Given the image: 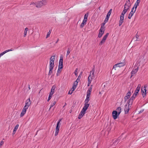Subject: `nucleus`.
Listing matches in <instances>:
<instances>
[{"label":"nucleus","instance_id":"obj_1","mask_svg":"<svg viewBox=\"0 0 148 148\" xmlns=\"http://www.w3.org/2000/svg\"><path fill=\"white\" fill-rule=\"evenodd\" d=\"M47 3V0H42V1H38L36 3H32L30 5H36L37 8H40L42 6L46 5Z\"/></svg>","mask_w":148,"mask_h":148},{"label":"nucleus","instance_id":"obj_2","mask_svg":"<svg viewBox=\"0 0 148 148\" xmlns=\"http://www.w3.org/2000/svg\"><path fill=\"white\" fill-rule=\"evenodd\" d=\"M95 66H94L93 68H92V71H90V74L88 78V86H89L91 83V81L94 77V71Z\"/></svg>","mask_w":148,"mask_h":148},{"label":"nucleus","instance_id":"obj_3","mask_svg":"<svg viewBox=\"0 0 148 148\" xmlns=\"http://www.w3.org/2000/svg\"><path fill=\"white\" fill-rule=\"evenodd\" d=\"M112 11V9H110L109 12L107 13L105 19L104 21L102 23L101 25H103V26H104L106 23L108 21L110 16L111 14Z\"/></svg>","mask_w":148,"mask_h":148},{"label":"nucleus","instance_id":"obj_4","mask_svg":"<svg viewBox=\"0 0 148 148\" xmlns=\"http://www.w3.org/2000/svg\"><path fill=\"white\" fill-rule=\"evenodd\" d=\"M137 94L134 93L130 99L128 101L127 103L129 104V106L130 105H132L133 102L134 100L135 99Z\"/></svg>","mask_w":148,"mask_h":148},{"label":"nucleus","instance_id":"obj_5","mask_svg":"<svg viewBox=\"0 0 148 148\" xmlns=\"http://www.w3.org/2000/svg\"><path fill=\"white\" fill-rule=\"evenodd\" d=\"M61 119H60L59 121L58 122L57 124V126L56 127L55 133V135L56 136L59 132L60 123V122L61 121Z\"/></svg>","mask_w":148,"mask_h":148},{"label":"nucleus","instance_id":"obj_6","mask_svg":"<svg viewBox=\"0 0 148 148\" xmlns=\"http://www.w3.org/2000/svg\"><path fill=\"white\" fill-rule=\"evenodd\" d=\"M125 62L124 61V62L115 64L114 66L113 67V69H115V70H116L115 68L116 67H121L124 66L125 65Z\"/></svg>","mask_w":148,"mask_h":148},{"label":"nucleus","instance_id":"obj_7","mask_svg":"<svg viewBox=\"0 0 148 148\" xmlns=\"http://www.w3.org/2000/svg\"><path fill=\"white\" fill-rule=\"evenodd\" d=\"M55 56H52L50 59L49 66H54Z\"/></svg>","mask_w":148,"mask_h":148},{"label":"nucleus","instance_id":"obj_8","mask_svg":"<svg viewBox=\"0 0 148 148\" xmlns=\"http://www.w3.org/2000/svg\"><path fill=\"white\" fill-rule=\"evenodd\" d=\"M63 67V59L62 56L60 57V59L59 61V66L58 68L62 69Z\"/></svg>","mask_w":148,"mask_h":148},{"label":"nucleus","instance_id":"obj_9","mask_svg":"<svg viewBox=\"0 0 148 148\" xmlns=\"http://www.w3.org/2000/svg\"><path fill=\"white\" fill-rule=\"evenodd\" d=\"M118 115V113L117 112L116 110H114L112 112V116L113 118L114 119H116L117 117L118 116H119Z\"/></svg>","mask_w":148,"mask_h":148},{"label":"nucleus","instance_id":"obj_10","mask_svg":"<svg viewBox=\"0 0 148 148\" xmlns=\"http://www.w3.org/2000/svg\"><path fill=\"white\" fill-rule=\"evenodd\" d=\"M124 15L121 14L120 17V20L119 22V26H120L121 25L122 23L123 22L124 19Z\"/></svg>","mask_w":148,"mask_h":148},{"label":"nucleus","instance_id":"obj_11","mask_svg":"<svg viewBox=\"0 0 148 148\" xmlns=\"http://www.w3.org/2000/svg\"><path fill=\"white\" fill-rule=\"evenodd\" d=\"M101 25V26L99 30V33L103 35L105 30V27L104 26H103V25Z\"/></svg>","mask_w":148,"mask_h":148},{"label":"nucleus","instance_id":"obj_12","mask_svg":"<svg viewBox=\"0 0 148 148\" xmlns=\"http://www.w3.org/2000/svg\"><path fill=\"white\" fill-rule=\"evenodd\" d=\"M138 67H137L136 68L133 69L131 72V78L132 76L134 75L138 71Z\"/></svg>","mask_w":148,"mask_h":148},{"label":"nucleus","instance_id":"obj_13","mask_svg":"<svg viewBox=\"0 0 148 148\" xmlns=\"http://www.w3.org/2000/svg\"><path fill=\"white\" fill-rule=\"evenodd\" d=\"M89 105L90 104L89 103H85L84 106L82 109V110H83V112H86Z\"/></svg>","mask_w":148,"mask_h":148},{"label":"nucleus","instance_id":"obj_14","mask_svg":"<svg viewBox=\"0 0 148 148\" xmlns=\"http://www.w3.org/2000/svg\"><path fill=\"white\" fill-rule=\"evenodd\" d=\"M129 106H129V104L128 105L127 107V104L125 105V108L124 109V111L125 114H127L128 113L130 110Z\"/></svg>","mask_w":148,"mask_h":148},{"label":"nucleus","instance_id":"obj_15","mask_svg":"<svg viewBox=\"0 0 148 148\" xmlns=\"http://www.w3.org/2000/svg\"><path fill=\"white\" fill-rule=\"evenodd\" d=\"M141 87V85L140 84H138L137 87L136 88L134 93L137 95L138 93V92L140 90Z\"/></svg>","mask_w":148,"mask_h":148},{"label":"nucleus","instance_id":"obj_16","mask_svg":"<svg viewBox=\"0 0 148 148\" xmlns=\"http://www.w3.org/2000/svg\"><path fill=\"white\" fill-rule=\"evenodd\" d=\"M124 5H125V6H127V8H129L131 6V3L130 2V0H126V3Z\"/></svg>","mask_w":148,"mask_h":148},{"label":"nucleus","instance_id":"obj_17","mask_svg":"<svg viewBox=\"0 0 148 148\" xmlns=\"http://www.w3.org/2000/svg\"><path fill=\"white\" fill-rule=\"evenodd\" d=\"M31 104V102L30 100V98L28 99L26 101L25 103V106H30V104Z\"/></svg>","mask_w":148,"mask_h":148},{"label":"nucleus","instance_id":"obj_18","mask_svg":"<svg viewBox=\"0 0 148 148\" xmlns=\"http://www.w3.org/2000/svg\"><path fill=\"white\" fill-rule=\"evenodd\" d=\"M53 67L54 66H49V71L48 74V75L49 76L51 75V74L52 73Z\"/></svg>","mask_w":148,"mask_h":148},{"label":"nucleus","instance_id":"obj_19","mask_svg":"<svg viewBox=\"0 0 148 148\" xmlns=\"http://www.w3.org/2000/svg\"><path fill=\"white\" fill-rule=\"evenodd\" d=\"M56 88V86L55 85H53L51 89V92L49 94H51L53 95V94Z\"/></svg>","mask_w":148,"mask_h":148},{"label":"nucleus","instance_id":"obj_20","mask_svg":"<svg viewBox=\"0 0 148 148\" xmlns=\"http://www.w3.org/2000/svg\"><path fill=\"white\" fill-rule=\"evenodd\" d=\"M19 126V125L18 124H17L14 127V128L13 129V133H12V135H14L16 133V130H17L18 127Z\"/></svg>","mask_w":148,"mask_h":148},{"label":"nucleus","instance_id":"obj_21","mask_svg":"<svg viewBox=\"0 0 148 148\" xmlns=\"http://www.w3.org/2000/svg\"><path fill=\"white\" fill-rule=\"evenodd\" d=\"M13 50V49H11L6 50L5 51H3V52L1 53L0 54V56L1 57V56H2L3 55L5 54V53H6L7 52H9V51H12Z\"/></svg>","mask_w":148,"mask_h":148},{"label":"nucleus","instance_id":"obj_22","mask_svg":"<svg viewBox=\"0 0 148 148\" xmlns=\"http://www.w3.org/2000/svg\"><path fill=\"white\" fill-rule=\"evenodd\" d=\"M135 12V11H134V12H132V11H131L128 15V18L129 19H130Z\"/></svg>","mask_w":148,"mask_h":148},{"label":"nucleus","instance_id":"obj_23","mask_svg":"<svg viewBox=\"0 0 148 148\" xmlns=\"http://www.w3.org/2000/svg\"><path fill=\"white\" fill-rule=\"evenodd\" d=\"M131 95V91L130 90L126 94V96L125 97L129 99Z\"/></svg>","mask_w":148,"mask_h":148},{"label":"nucleus","instance_id":"obj_24","mask_svg":"<svg viewBox=\"0 0 148 148\" xmlns=\"http://www.w3.org/2000/svg\"><path fill=\"white\" fill-rule=\"evenodd\" d=\"M116 111L118 113V115H119L121 112V108L120 107H119L116 109Z\"/></svg>","mask_w":148,"mask_h":148},{"label":"nucleus","instance_id":"obj_25","mask_svg":"<svg viewBox=\"0 0 148 148\" xmlns=\"http://www.w3.org/2000/svg\"><path fill=\"white\" fill-rule=\"evenodd\" d=\"M62 69H60V68H58V71H57V76H59L60 73H61V71H62Z\"/></svg>","mask_w":148,"mask_h":148},{"label":"nucleus","instance_id":"obj_26","mask_svg":"<svg viewBox=\"0 0 148 148\" xmlns=\"http://www.w3.org/2000/svg\"><path fill=\"white\" fill-rule=\"evenodd\" d=\"M138 32H137V33L136 34V35L135 37H134V38H133V39H134L135 38H136V40H135V41H138V38L139 37V36L138 34Z\"/></svg>","mask_w":148,"mask_h":148},{"label":"nucleus","instance_id":"obj_27","mask_svg":"<svg viewBox=\"0 0 148 148\" xmlns=\"http://www.w3.org/2000/svg\"><path fill=\"white\" fill-rule=\"evenodd\" d=\"M90 100V97L86 96V97L84 101V103H88Z\"/></svg>","mask_w":148,"mask_h":148},{"label":"nucleus","instance_id":"obj_28","mask_svg":"<svg viewBox=\"0 0 148 148\" xmlns=\"http://www.w3.org/2000/svg\"><path fill=\"white\" fill-rule=\"evenodd\" d=\"M129 8H127L126 9H124V10H123L121 14H123V15H124V14L126 13L127 10H129Z\"/></svg>","mask_w":148,"mask_h":148},{"label":"nucleus","instance_id":"obj_29","mask_svg":"<svg viewBox=\"0 0 148 148\" xmlns=\"http://www.w3.org/2000/svg\"><path fill=\"white\" fill-rule=\"evenodd\" d=\"M28 30V29L27 27H26L25 29L24 33V37H25V36H26Z\"/></svg>","mask_w":148,"mask_h":148},{"label":"nucleus","instance_id":"obj_30","mask_svg":"<svg viewBox=\"0 0 148 148\" xmlns=\"http://www.w3.org/2000/svg\"><path fill=\"white\" fill-rule=\"evenodd\" d=\"M26 111L25 110H22V111L21 114L20 116L21 117L23 116L26 113Z\"/></svg>","mask_w":148,"mask_h":148},{"label":"nucleus","instance_id":"obj_31","mask_svg":"<svg viewBox=\"0 0 148 148\" xmlns=\"http://www.w3.org/2000/svg\"><path fill=\"white\" fill-rule=\"evenodd\" d=\"M85 112H83V110H82L81 111L80 113L79 114V115L81 116H83L85 114Z\"/></svg>","mask_w":148,"mask_h":148},{"label":"nucleus","instance_id":"obj_32","mask_svg":"<svg viewBox=\"0 0 148 148\" xmlns=\"http://www.w3.org/2000/svg\"><path fill=\"white\" fill-rule=\"evenodd\" d=\"M86 24V23H85L82 22L80 25V27L81 28H82L84 27V25Z\"/></svg>","mask_w":148,"mask_h":148},{"label":"nucleus","instance_id":"obj_33","mask_svg":"<svg viewBox=\"0 0 148 148\" xmlns=\"http://www.w3.org/2000/svg\"><path fill=\"white\" fill-rule=\"evenodd\" d=\"M56 103V101H54L52 102L51 105H50V108H51L52 107H53L55 105Z\"/></svg>","mask_w":148,"mask_h":148},{"label":"nucleus","instance_id":"obj_34","mask_svg":"<svg viewBox=\"0 0 148 148\" xmlns=\"http://www.w3.org/2000/svg\"><path fill=\"white\" fill-rule=\"evenodd\" d=\"M51 30H50L49 31V32H48V33L47 34V36L46 37V38H47L48 37H49L50 36V35L51 33Z\"/></svg>","mask_w":148,"mask_h":148},{"label":"nucleus","instance_id":"obj_35","mask_svg":"<svg viewBox=\"0 0 148 148\" xmlns=\"http://www.w3.org/2000/svg\"><path fill=\"white\" fill-rule=\"evenodd\" d=\"M52 95H53L49 94V95L48 98L47 100V101H49L50 100V99H51V98L52 97Z\"/></svg>","mask_w":148,"mask_h":148},{"label":"nucleus","instance_id":"obj_36","mask_svg":"<svg viewBox=\"0 0 148 148\" xmlns=\"http://www.w3.org/2000/svg\"><path fill=\"white\" fill-rule=\"evenodd\" d=\"M70 51H71V49H70V48H68V50L67 51V53H66V56H68L69 54L70 53Z\"/></svg>","mask_w":148,"mask_h":148},{"label":"nucleus","instance_id":"obj_37","mask_svg":"<svg viewBox=\"0 0 148 148\" xmlns=\"http://www.w3.org/2000/svg\"><path fill=\"white\" fill-rule=\"evenodd\" d=\"M105 42V41L104 40H102L99 43V45H101L103 44Z\"/></svg>","mask_w":148,"mask_h":148},{"label":"nucleus","instance_id":"obj_38","mask_svg":"<svg viewBox=\"0 0 148 148\" xmlns=\"http://www.w3.org/2000/svg\"><path fill=\"white\" fill-rule=\"evenodd\" d=\"M29 107L28 106H25L24 107H23V110H25V111H26V110H27L28 109V108Z\"/></svg>","mask_w":148,"mask_h":148},{"label":"nucleus","instance_id":"obj_39","mask_svg":"<svg viewBox=\"0 0 148 148\" xmlns=\"http://www.w3.org/2000/svg\"><path fill=\"white\" fill-rule=\"evenodd\" d=\"M88 13L87 12L86 14H85L84 16V18H86L87 19L88 16Z\"/></svg>","mask_w":148,"mask_h":148},{"label":"nucleus","instance_id":"obj_40","mask_svg":"<svg viewBox=\"0 0 148 148\" xmlns=\"http://www.w3.org/2000/svg\"><path fill=\"white\" fill-rule=\"evenodd\" d=\"M76 86H73L72 87V89H72V92H73V91H74L75 90V89L76 88Z\"/></svg>","mask_w":148,"mask_h":148},{"label":"nucleus","instance_id":"obj_41","mask_svg":"<svg viewBox=\"0 0 148 148\" xmlns=\"http://www.w3.org/2000/svg\"><path fill=\"white\" fill-rule=\"evenodd\" d=\"M80 79L77 78L76 80L75 81V83H76V85L77 86V84L79 82Z\"/></svg>","mask_w":148,"mask_h":148},{"label":"nucleus","instance_id":"obj_42","mask_svg":"<svg viewBox=\"0 0 148 148\" xmlns=\"http://www.w3.org/2000/svg\"><path fill=\"white\" fill-rule=\"evenodd\" d=\"M140 0H137L136 2L135 3V4H137V5H139V3L140 2Z\"/></svg>","mask_w":148,"mask_h":148},{"label":"nucleus","instance_id":"obj_43","mask_svg":"<svg viewBox=\"0 0 148 148\" xmlns=\"http://www.w3.org/2000/svg\"><path fill=\"white\" fill-rule=\"evenodd\" d=\"M91 93V92H89V91H87V96H86L90 97Z\"/></svg>","mask_w":148,"mask_h":148},{"label":"nucleus","instance_id":"obj_44","mask_svg":"<svg viewBox=\"0 0 148 148\" xmlns=\"http://www.w3.org/2000/svg\"><path fill=\"white\" fill-rule=\"evenodd\" d=\"M138 5H137V4H134V6L133 7H134V8H135V10H134V11H135V12L136 10V9L137 8V6H138Z\"/></svg>","mask_w":148,"mask_h":148},{"label":"nucleus","instance_id":"obj_45","mask_svg":"<svg viewBox=\"0 0 148 148\" xmlns=\"http://www.w3.org/2000/svg\"><path fill=\"white\" fill-rule=\"evenodd\" d=\"M109 34V33H107L103 37L106 38H107L108 36V35Z\"/></svg>","mask_w":148,"mask_h":148},{"label":"nucleus","instance_id":"obj_46","mask_svg":"<svg viewBox=\"0 0 148 148\" xmlns=\"http://www.w3.org/2000/svg\"><path fill=\"white\" fill-rule=\"evenodd\" d=\"M87 19L86 18H84V20H83L82 22H84V23H86V22H87Z\"/></svg>","mask_w":148,"mask_h":148},{"label":"nucleus","instance_id":"obj_47","mask_svg":"<svg viewBox=\"0 0 148 148\" xmlns=\"http://www.w3.org/2000/svg\"><path fill=\"white\" fill-rule=\"evenodd\" d=\"M77 68L76 69L75 71V72H74L76 76H77Z\"/></svg>","mask_w":148,"mask_h":148},{"label":"nucleus","instance_id":"obj_48","mask_svg":"<svg viewBox=\"0 0 148 148\" xmlns=\"http://www.w3.org/2000/svg\"><path fill=\"white\" fill-rule=\"evenodd\" d=\"M4 143V142L3 140H1L0 143V147L2 145H3V144Z\"/></svg>","mask_w":148,"mask_h":148},{"label":"nucleus","instance_id":"obj_49","mask_svg":"<svg viewBox=\"0 0 148 148\" xmlns=\"http://www.w3.org/2000/svg\"><path fill=\"white\" fill-rule=\"evenodd\" d=\"M119 137L118 138V139L117 140H115V141L114 142V143H118L119 141H118L119 140Z\"/></svg>","mask_w":148,"mask_h":148},{"label":"nucleus","instance_id":"obj_50","mask_svg":"<svg viewBox=\"0 0 148 148\" xmlns=\"http://www.w3.org/2000/svg\"><path fill=\"white\" fill-rule=\"evenodd\" d=\"M102 35L103 34H101L99 33L98 34V37L100 38L102 36Z\"/></svg>","mask_w":148,"mask_h":148},{"label":"nucleus","instance_id":"obj_51","mask_svg":"<svg viewBox=\"0 0 148 148\" xmlns=\"http://www.w3.org/2000/svg\"><path fill=\"white\" fill-rule=\"evenodd\" d=\"M88 91H89V92H91V91H92V88L91 87H90L88 89Z\"/></svg>","mask_w":148,"mask_h":148},{"label":"nucleus","instance_id":"obj_52","mask_svg":"<svg viewBox=\"0 0 148 148\" xmlns=\"http://www.w3.org/2000/svg\"><path fill=\"white\" fill-rule=\"evenodd\" d=\"M146 93H145L144 91H143V93H142L143 97H144V96L146 95Z\"/></svg>","mask_w":148,"mask_h":148},{"label":"nucleus","instance_id":"obj_53","mask_svg":"<svg viewBox=\"0 0 148 148\" xmlns=\"http://www.w3.org/2000/svg\"><path fill=\"white\" fill-rule=\"evenodd\" d=\"M73 92H72V91L71 92V90H70L68 94H70V95H71V94Z\"/></svg>","mask_w":148,"mask_h":148},{"label":"nucleus","instance_id":"obj_54","mask_svg":"<svg viewBox=\"0 0 148 148\" xmlns=\"http://www.w3.org/2000/svg\"><path fill=\"white\" fill-rule=\"evenodd\" d=\"M82 116H81L79 114L78 117V118L79 119H80L82 118Z\"/></svg>","mask_w":148,"mask_h":148},{"label":"nucleus","instance_id":"obj_55","mask_svg":"<svg viewBox=\"0 0 148 148\" xmlns=\"http://www.w3.org/2000/svg\"><path fill=\"white\" fill-rule=\"evenodd\" d=\"M106 38L105 37H103V38H102V40H105V41H106Z\"/></svg>","mask_w":148,"mask_h":148},{"label":"nucleus","instance_id":"obj_56","mask_svg":"<svg viewBox=\"0 0 148 148\" xmlns=\"http://www.w3.org/2000/svg\"><path fill=\"white\" fill-rule=\"evenodd\" d=\"M124 99H125V101H127V99H128V98L125 97H124Z\"/></svg>","mask_w":148,"mask_h":148},{"label":"nucleus","instance_id":"obj_57","mask_svg":"<svg viewBox=\"0 0 148 148\" xmlns=\"http://www.w3.org/2000/svg\"><path fill=\"white\" fill-rule=\"evenodd\" d=\"M73 86H76V83H75V81L74 82L73 84Z\"/></svg>","mask_w":148,"mask_h":148},{"label":"nucleus","instance_id":"obj_58","mask_svg":"<svg viewBox=\"0 0 148 148\" xmlns=\"http://www.w3.org/2000/svg\"><path fill=\"white\" fill-rule=\"evenodd\" d=\"M134 7H133L132 9V10H131V11H132V12H134V11H133V10H134Z\"/></svg>","mask_w":148,"mask_h":148},{"label":"nucleus","instance_id":"obj_59","mask_svg":"<svg viewBox=\"0 0 148 148\" xmlns=\"http://www.w3.org/2000/svg\"><path fill=\"white\" fill-rule=\"evenodd\" d=\"M127 6H125V5H124V9H126L127 7H126Z\"/></svg>","mask_w":148,"mask_h":148},{"label":"nucleus","instance_id":"obj_60","mask_svg":"<svg viewBox=\"0 0 148 148\" xmlns=\"http://www.w3.org/2000/svg\"><path fill=\"white\" fill-rule=\"evenodd\" d=\"M59 40V39H58V40H57V41L56 42V43H57V42H58V41Z\"/></svg>","mask_w":148,"mask_h":148},{"label":"nucleus","instance_id":"obj_61","mask_svg":"<svg viewBox=\"0 0 148 148\" xmlns=\"http://www.w3.org/2000/svg\"><path fill=\"white\" fill-rule=\"evenodd\" d=\"M81 78V77L80 76H79H79L78 77V78H79V79H80Z\"/></svg>","mask_w":148,"mask_h":148},{"label":"nucleus","instance_id":"obj_62","mask_svg":"<svg viewBox=\"0 0 148 148\" xmlns=\"http://www.w3.org/2000/svg\"><path fill=\"white\" fill-rule=\"evenodd\" d=\"M82 72H81L79 74V76H80L82 75Z\"/></svg>","mask_w":148,"mask_h":148},{"label":"nucleus","instance_id":"obj_63","mask_svg":"<svg viewBox=\"0 0 148 148\" xmlns=\"http://www.w3.org/2000/svg\"><path fill=\"white\" fill-rule=\"evenodd\" d=\"M143 110H141L140 111L139 113H141L142 112H143Z\"/></svg>","mask_w":148,"mask_h":148},{"label":"nucleus","instance_id":"obj_64","mask_svg":"<svg viewBox=\"0 0 148 148\" xmlns=\"http://www.w3.org/2000/svg\"><path fill=\"white\" fill-rule=\"evenodd\" d=\"M29 87H28V88L29 89H30V86H29Z\"/></svg>","mask_w":148,"mask_h":148}]
</instances>
